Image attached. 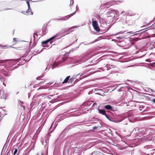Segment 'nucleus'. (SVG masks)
<instances>
[{
    "label": "nucleus",
    "instance_id": "obj_7",
    "mask_svg": "<svg viewBox=\"0 0 155 155\" xmlns=\"http://www.w3.org/2000/svg\"><path fill=\"white\" fill-rule=\"evenodd\" d=\"M76 13V12H74L72 14L64 16L60 18H57L55 19L56 20L58 21V20H62L64 21H66L68 20V19H69L73 15H74Z\"/></svg>",
    "mask_w": 155,
    "mask_h": 155
},
{
    "label": "nucleus",
    "instance_id": "obj_56",
    "mask_svg": "<svg viewBox=\"0 0 155 155\" xmlns=\"http://www.w3.org/2000/svg\"><path fill=\"white\" fill-rule=\"evenodd\" d=\"M96 104L95 103H94L93 104V106H94V105Z\"/></svg>",
    "mask_w": 155,
    "mask_h": 155
},
{
    "label": "nucleus",
    "instance_id": "obj_10",
    "mask_svg": "<svg viewBox=\"0 0 155 155\" xmlns=\"http://www.w3.org/2000/svg\"><path fill=\"white\" fill-rule=\"evenodd\" d=\"M39 96H41V97L40 100L41 101L44 99L45 98H47V99H50V97L48 95H47V94H43L39 95Z\"/></svg>",
    "mask_w": 155,
    "mask_h": 155
},
{
    "label": "nucleus",
    "instance_id": "obj_51",
    "mask_svg": "<svg viewBox=\"0 0 155 155\" xmlns=\"http://www.w3.org/2000/svg\"><path fill=\"white\" fill-rule=\"evenodd\" d=\"M115 84V85H117V86L118 85H120V84Z\"/></svg>",
    "mask_w": 155,
    "mask_h": 155
},
{
    "label": "nucleus",
    "instance_id": "obj_6",
    "mask_svg": "<svg viewBox=\"0 0 155 155\" xmlns=\"http://www.w3.org/2000/svg\"><path fill=\"white\" fill-rule=\"evenodd\" d=\"M70 29H69L67 30H66V31H65V29H62V30H61V31H60L58 34L60 32H61V34H59L58 36L59 35H61L60 36L58 37V39H59V38H61V37H63L65 35L67 34H68L70 33Z\"/></svg>",
    "mask_w": 155,
    "mask_h": 155
},
{
    "label": "nucleus",
    "instance_id": "obj_61",
    "mask_svg": "<svg viewBox=\"0 0 155 155\" xmlns=\"http://www.w3.org/2000/svg\"><path fill=\"white\" fill-rule=\"evenodd\" d=\"M25 63V62H24L23 63V64H24Z\"/></svg>",
    "mask_w": 155,
    "mask_h": 155
},
{
    "label": "nucleus",
    "instance_id": "obj_62",
    "mask_svg": "<svg viewBox=\"0 0 155 155\" xmlns=\"http://www.w3.org/2000/svg\"><path fill=\"white\" fill-rule=\"evenodd\" d=\"M47 68H46L45 71H46V70H47Z\"/></svg>",
    "mask_w": 155,
    "mask_h": 155
},
{
    "label": "nucleus",
    "instance_id": "obj_14",
    "mask_svg": "<svg viewBox=\"0 0 155 155\" xmlns=\"http://www.w3.org/2000/svg\"><path fill=\"white\" fill-rule=\"evenodd\" d=\"M139 130V134H140L143 135L144 134L145 131L142 128H140L137 129Z\"/></svg>",
    "mask_w": 155,
    "mask_h": 155
},
{
    "label": "nucleus",
    "instance_id": "obj_64",
    "mask_svg": "<svg viewBox=\"0 0 155 155\" xmlns=\"http://www.w3.org/2000/svg\"><path fill=\"white\" fill-rule=\"evenodd\" d=\"M115 2H116V1H114V3H116Z\"/></svg>",
    "mask_w": 155,
    "mask_h": 155
},
{
    "label": "nucleus",
    "instance_id": "obj_63",
    "mask_svg": "<svg viewBox=\"0 0 155 155\" xmlns=\"http://www.w3.org/2000/svg\"><path fill=\"white\" fill-rule=\"evenodd\" d=\"M48 84V85H50L51 84H49V83H48V84Z\"/></svg>",
    "mask_w": 155,
    "mask_h": 155
},
{
    "label": "nucleus",
    "instance_id": "obj_2",
    "mask_svg": "<svg viewBox=\"0 0 155 155\" xmlns=\"http://www.w3.org/2000/svg\"><path fill=\"white\" fill-rule=\"evenodd\" d=\"M61 32H60L58 34H57V35H55L54 36H53L52 37L50 38L49 39L46 41H42L41 43L42 44V45L43 46V47H50V48L51 47V45L52 43V42L51 41L53 39L57 37H58V35L59 34H61Z\"/></svg>",
    "mask_w": 155,
    "mask_h": 155
},
{
    "label": "nucleus",
    "instance_id": "obj_33",
    "mask_svg": "<svg viewBox=\"0 0 155 155\" xmlns=\"http://www.w3.org/2000/svg\"><path fill=\"white\" fill-rule=\"evenodd\" d=\"M19 104L21 106H23L22 105H21L22 103H23V102H22L21 101H20L19 102H18Z\"/></svg>",
    "mask_w": 155,
    "mask_h": 155
},
{
    "label": "nucleus",
    "instance_id": "obj_57",
    "mask_svg": "<svg viewBox=\"0 0 155 155\" xmlns=\"http://www.w3.org/2000/svg\"><path fill=\"white\" fill-rule=\"evenodd\" d=\"M124 11H122V12L121 13V14H122L123 13H124Z\"/></svg>",
    "mask_w": 155,
    "mask_h": 155
},
{
    "label": "nucleus",
    "instance_id": "obj_50",
    "mask_svg": "<svg viewBox=\"0 0 155 155\" xmlns=\"http://www.w3.org/2000/svg\"><path fill=\"white\" fill-rule=\"evenodd\" d=\"M42 88H41V87H40L39 88H38L37 90H39V89H41Z\"/></svg>",
    "mask_w": 155,
    "mask_h": 155
},
{
    "label": "nucleus",
    "instance_id": "obj_47",
    "mask_svg": "<svg viewBox=\"0 0 155 155\" xmlns=\"http://www.w3.org/2000/svg\"><path fill=\"white\" fill-rule=\"evenodd\" d=\"M152 101L155 103V98L152 100Z\"/></svg>",
    "mask_w": 155,
    "mask_h": 155
},
{
    "label": "nucleus",
    "instance_id": "obj_16",
    "mask_svg": "<svg viewBox=\"0 0 155 155\" xmlns=\"http://www.w3.org/2000/svg\"><path fill=\"white\" fill-rule=\"evenodd\" d=\"M59 63H57L55 61H54L53 64L52 65L51 68L53 69H54L56 66H57Z\"/></svg>",
    "mask_w": 155,
    "mask_h": 155
},
{
    "label": "nucleus",
    "instance_id": "obj_28",
    "mask_svg": "<svg viewBox=\"0 0 155 155\" xmlns=\"http://www.w3.org/2000/svg\"><path fill=\"white\" fill-rule=\"evenodd\" d=\"M17 151H18L17 149L15 148V150L14 152V155H15L17 153Z\"/></svg>",
    "mask_w": 155,
    "mask_h": 155
},
{
    "label": "nucleus",
    "instance_id": "obj_1",
    "mask_svg": "<svg viewBox=\"0 0 155 155\" xmlns=\"http://www.w3.org/2000/svg\"><path fill=\"white\" fill-rule=\"evenodd\" d=\"M19 61V59L0 60V66H3L7 71H12L15 68L12 67L13 65L17 64Z\"/></svg>",
    "mask_w": 155,
    "mask_h": 155
},
{
    "label": "nucleus",
    "instance_id": "obj_53",
    "mask_svg": "<svg viewBox=\"0 0 155 155\" xmlns=\"http://www.w3.org/2000/svg\"><path fill=\"white\" fill-rule=\"evenodd\" d=\"M126 14H127V15H128V12H126Z\"/></svg>",
    "mask_w": 155,
    "mask_h": 155
},
{
    "label": "nucleus",
    "instance_id": "obj_5",
    "mask_svg": "<svg viewBox=\"0 0 155 155\" xmlns=\"http://www.w3.org/2000/svg\"><path fill=\"white\" fill-rule=\"evenodd\" d=\"M41 96H39V95H35L33 97L32 103H34L33 105L38 104L41 102L40 100Z\"/></svg>",
    "mask_w": 155,
    "mask_h": 155
},
{
    "label": "nucleus",
    "instance_id": "obj_24",
    "mask_svg": "<svg viewBox=\"0 0 155 155\" xmlns=\"http://www.w3.org/2000/svg\"><path fill=\"white\" fill-rule=\"evenodd\" d=\"M7 46L6 45H1L0 44V47H1V48H5L7 47Z\"/></svg>",
    "mask_w": 155,
    "mask_h": 155
},
{
    "label": "nucleus",
    "instance_id": "obj_9",
    "mask_svg": "<svg viewBox=\"0 0 155 155\" xmlns=\"http://www.w3.org/2000/svg\"><path fill=\"white\" fill-rule=\"evenodd\" d=\"M114 19V18L107 16V18L106 22V24H109L110 23H112Z\"/></svg>",
    "mask_w": 155,
    "mask_h": 155
},
{
    "label": "nucleus",
    "instance_id": "obj_49",
    "mask_svg": "<svg viewBox=\"0 0 155 155\" xmlns=\"http://www.w3.org/2000/svg\"><path fill=\"white\" fill-rule=\"evenodd\" d=\"M143 30H144V29H141V30H139V31H136L135 32H139V31H142Z\"/></svg>",
    "mask_w": 155,
    "mask_h": 155
},
{
    "label": "nucleus",
    "instance_id": "obj_29",
    "mask_svg": "<svg viewBox=\"0 0 155 155\" xmlns=\"http://www.w3.org/2000/svg\"><path fill=\"white\" fill-rule=\"evenodd\" d=\"M155 64V62H153L152 63H150V65L151 66H154V65Z\"/></svg>",
    "mask_w": 155,
    "mask_h": 155
},
{
    "label": "nucleus",
    "instance_id": "obj_12",
    "mask_svg": "<svg viewBox=\"0 0 155 155\" xmlns=\"http://www.w3.org/2000/svg\"><path fill=\"white\" fill-rule=\"evenodd\" d=\"M22 13L24 14H25V13H26L29 15H32L33 14L32 12L31 9L30 8H28V9L26 11V12H24V13H23V12H22Z\"/></svg>",
    "mask_w": 155,
    "mask_h": 155
},
{
    "label": "nucleus",
    "instance_id": "obj_23",
    "mask_svg": "<svg viewBox=\"0 0 155 155\" xmlns=\"http://www.w3.org/2000/svg\"><path fill=\"white\" fill-rule=\"evenodd\" d=\"M38 35L35 32L33 34V37H34V40H35L36 38V37Z\"/></svg>",
    "mask_w": 155,
    "mask_h": 155
},
{
    "label": "nucleus",
    "instance_id": "obj_19",
    "mask_svg": "<svg viewBox=\"0 0 155 155\" xmlns=\"http://www.w3.org/2000/svg\"><path fill=\"white\" fill-rule=\"evenodd\" d=\"M104 107L107 110H112V107L109 105H107L106 106H105Z\"/></svg>",
    "mask_w": 155,
    "mask_h": 155
},
{
    "label": "nucleus",
    "instance_id": "obj_4",
    "mask_svg": "<svg viewBox=\"0 0 155 155\" xmlns=\"http://www.w3.org/2000/svg\"><path fill=\"white\" fill-rule=\"evenodd\" d=\"M118 12V11L116 10L109 9L108 11L106 13V15L108 17L114 18L115 14L117 15V13Z\"/></svg>",
    "mask_w": 155,
    "mask_h": 155
},
{
    "label": "nucleus",
    "instance_id": "obj_43",
    "mask_svg": "<svg viewBox=\"0 0 155 155\" xmlns=\"http://www.w3.org/2000/svg\"><path fill=\"white\" fill-rule=\"evenodd\" d=\"M16 41V38H14L13 39V41Z\"/></svg>",
    "mask_w": 155,
    "mask_h": 155
},
{
    "label": "nucleus",
    "instance_id": "obj_34",
    "mask_svg": "<svg viewBox=\"0 0 155 155\" xmlns=\"http://www.w3.org/2000/svg\"><path fill=\"white\" fill-rule=\"evenodd\" d=\"M153 139H150V138H147V139H146L145 141H151Z\"/></svg>",
    "mask_w": 155,
    "mask_h": 155
},
{
    "label": "nucleus",
    "instance_id": "obj_39",
    "mask_svg": "<svg viewBox=\"0 0 155 155\" xmlns=\"http://www.w3.org/2000/svg\"><path fill=\"white\" fill-rule=\"evenodd\" d=\"M141 39L140 38H137L135 39V40L136 41H138V40H140Z\"/></svg>",
    "mask_w": 155,
    "mask_h": 155
},
{
    "label": "nucleus",
    "instance_id": "obj_17",
    "mask_svg": "<svg viewBox=\"0 0 155 155\" xmlns=\"http://www.w3.org/2000/svg\"><path fill=\"white\" fill-rule=\"evenodd\" d=\"M106 68V69L107 70H109L111 67L112 68H114L115 66L113 65H107L105 66Z\"/></svg>",
    "mask_w": 155,
    "mask_h": 155
},
{
    "label": "nucleus",
    "instance_id": "obj_40",
    "mask_svg": "<svg viewBox=\"0 0 155 155\" xmlns=\"http://www.w3.org/2000/svg\"><path fill=\"white\" fill-rule=\"evenodd\" d=\"M146 61H147V62H150V61H150V59H146Z\"/></svg>",
    "mask_w": 155,
    "mask_h": 155
},
{
    "label": "nucleus",
    "instance_id": "obj_20",
    "mask_svg": "<svg viewBox=\"0 0 155 155\" xmlns=\"http://www.w3.org/2000/svg\"><path fill=\"white\" fill-rule=\"evenodd\" d=\"M70 77V76H67L64 80V81L62 82V84H64L67 83L69 80Z\"/></svg>",
    "mask_w": 155,
    "mask_h": 155
},
{
    "label": "nucleus",
    "instance_id": "obj_36",
    "mask_svg": "<svg viewBox=\"0 0 155 155\" xmlns=\"http://www.w3.org/2000/svg\"><path fill=\"white\" fill-rule=\"evenodd\" d=\"M152 26H153L152 28L153 29H155V22L152 25Z\"/></svg>",
    "mask_w": 155,
    "mask_h": 155
},
{
    "label": "nucleus",
    "instance_id": "obj_60",
    "mask_svg": "<svg viewBox=\"0 0 155 155\" xmlns=\"http://www.w3.org/2000/svg\"><path fill=\"white\" fill-rule=\"evenodd\" d=\"M111 2H108V3H107V4H108V3H109V4H111Z\"/></svg>",
    "mask_w": 155,
    "mask_h": 155
},
{
    "label": "nucleus",
    "instance_id": "obj_15",
    "mask_svg": "<svg viewBox=\"0 0 155 155\" xmlns=\"http://www.w3.org/2000/svg\"><path fill=\"white\" fill-rule=\"evenodd\" d=\"M99 120L98 119L94 118H93L91 120V121H92L91 123H96Z\"/></svg>",
    "mask_w": 155,
    "mask_h": 155
},
{
    "label": "nucleus",
    "instance_id": "obj_58",
    "mask_svg": "<svg viewBox=\"0 0 155 155\" xmlns=\"http://www.w3.org/2000/svg\"><path fill=\"white\" fill-rule=\"evenodd\" d=\"M88 103H90V102H87L86 103V104H88Z\"/></svg>",
    "mask_w": 155,
    "mask_h": 155
},
{
    "label": "nucleus",
    "instance_id": "obj_22",
    "mask_svg": "<svg viewBox=\"0 0 155 155\" xmlns=\"http://www.w3.org/2000/svg\"><path fill=\"white\" fill-rule=\"evenodd\" d=\"M104 115L110 121H111V120L109 117V116L106 113V114H104Z\"/></svg>",
    "mask_w": 155,
    "mask_h": 155
},
{
    "label": "nucleus",
    "instance_id": "obj_30",
    "mask_svg": "<svg viewBox=\"0 0 155 155\" xmlns=\"http://www.w3.org/2000/svg\"><path fill=\"white\" fill-rule=\"evenodd\" d=\"M48 140H49V139H48V137H47L45 140V143H48Z\"/></svg>",
    "mask_w": 155,
    "mask_h": 155
},
{
    "label": "nucleus",
    "instance_id": "obj_11",
    "mask_svg": "<svg viewBox=\"0 0 155 155\" xmlns=\"http://www.w3.org/2000/svg\"><path fill=\"white\" fill-rule=\"evenodd\" d=\"M98 19L99 21L100 24H103L105 23H106V21H105L104 19L101 17L98 16Z\"/></svg>",
    "mask_w": 155,
    "mask_h": 155
},
{
    "label": "nucleus",
    "instance_id": "obj_8",
    "mask_svg": "<svg viewBox=\"0 0 155 155\" xmlns=\"http://www.w3.org/2000/svg\"><path fill=\"white\" fill-rule=\"evenodd\" d=\"M0 95L1 96V98L4 99H6L7 97V93L5 92L4 90L2 89L0 91Z\"/></svg>",
    "mask_w": 155,
    "mask_h": 155
},
{
    "label": "nucleus",
    "instance_id": "obj_42",
    "mask_svg": "<svg viewBox=\"0 0 155 155\" xmlns=\"http://www.w3.org/2000/svg\"><path fill=\"white\" fill-rule=\"evenodd\" d=\"M10 153L9 152H8L7 153L6 155H10Z\"/></svg>",
    "mask_w": 155,
    "mask_h": 155
},
{
    "label": "nucleus",
    "instance_id": "obj_27",
    "mask_svg": "<svg viewBox=\"0 0 155 155\" xmlns=\"http://www.w3.org/2000/svg\"><path fill=\"white\" fill-rule=\"evenodd\" d=\"M0 80L2 82H4L5 81L4 78L2 77L0 78Z\"/></svg>",
    "mask_w": 155,
    "mask_h": 155
},
{
    "label": "nucleus",
    "instance_id": "obj_38",
    "mask_svg": "<svg viewBox=\"0 0 155 155\" xmlns=\"http://www.w3.org/2000/svg\"><path fill=\"white\" fill-rule=\"evenodd\" d=\"M78 9H79V8L78 7V5H77L76 7V10L75 11V12H76L78 10Z\"/></svg>",
    "mask_w": 155,
    "mask_h": 155
},
{
    "label": "nucleus",
    "instance_id": "obj_44",
    "mask_svg": "<svg viewBox=\"0 0 155 155\" xmlns=\"http://www.w3.org/2000/svg\"><path fill=\"white\" fill-rule=\"evenodd\" d=\"M44 76V74H42V75H41V76H40L39 77H40V78H43Z\"/></svg>",
    "mask_w": 155,
    "mask_h": 155
},
{
    "label": "nucleus",
    "instance_id": "obj_41",
    "mask_svg": "<svg viewBox=\"0 0 155 155\" xmlns=\"http://www.w3.org/2000/svg\"><path fill=\"white\" fill-rule=\"evenodd\" d=\"M97 128V127H96V126L94 127H93V130H95V129H96Z\"/></svg>",
    "mask_w": 155,
    "mask_h": 155
},
{
    "label": "nucleus",
    "instance_id": "obj_32",
    "mask_svg": "<svg viewBox=\"0 0 155 155\" xmlns=\"http://www.w3.org/2000/svg\"><path fill=\"white\" fill-rule=\"evenodd\" d=\"M74 3V0H71V3L70 4V5H71L73 4Z\"/></svg>",
    "mask_w": 155,
    "mask_h": 155
},
{
    "label": "nucleus",
    "instance_id": "obj_18",
    "mask_svg": "<svg viewBox=\"0 0 155 155\" xmlns=\"http://www.w3.org/2000/svg\"><path fill=\"white\" fill-rule=\"evenodd\" d=\"M92 20V25L93 27L98 25L97 22V21H93V19Z\"/></svg>",
    "mask_w": 155,
    "mask_h": 155
},
{
    "label": "nucleus",
    "instance_id": "obj_35",
    "mask_svg": "<svg viewBox=\"0 0 155 155\" xmlns=\"http://www.w3.org/2000/svg\"><path fill=\"white\" fill-rule=\"evenodd\" d=\"M97 41V39H96L93 42H91V43H88V44H87V45H89V44H91L93 43H94L95 42Z\"/></svg>",
    "mask_w": 155,
    "mask_h": 155
},
{
    "label": "nucleus",
    "instance_id": "obj_25",
    "mask_svg": "<svg viewBox=\"0 0 155 155\" xmlns=\"http://www.w3.org/2000/svg\"><path fill=\"white\" fill-rule=\"evenodd\" d=\"M79 27V26H73V27H71L69 28V29L71 30V29H74V28H77L78 27Z\"/></svg>",
    "mask_w": 155,
    "mask_h": 155
},
{
    "label": "nucleus",
    "instance_id": "obj_45",
    "mask_svg": "<svg viewBox=\"0 0 155 155\" xmlns=\"http://www.w3.org/2000/svg\"><path fill=\"white\" fill-rule=\"evenodd\" d=\"M45 80H44V81H41V82H40L39 83V84H42V83H44L45 81Z\"/></svg>",
    "mask_w": 155,
    "mask_h": 155
},
{
    "label": "nucleus",
    "instance_id": "obj_59",
    "mask_svg": "<svg viewBox=\"0 0 155 155\" xmlns=\"http://www.w3.org/2000/svg\"><path fill=\"white\" fill-rule=\"evenodd\" d=\"M131 32H130V33H131V34H134V32H133V33H131Z\"/></svg>",
    "mask_w": 155,
    "mask_h": 155
},
{
    "label": "nucleus",
    "instance_id": "obj_37",
    "mask_svg": "<svg viewBox=\"0 0 155 155\" xmlns=\"http://www.w3.org/2000/svg\"><path fill=\"white\" fill-rule=\"evenodd\" d=\"M136 131V129H134L133 130L132 133H135V132Z\"/></svg>",
    "mask_w": 155,
    "mask_h": 155
},
{
    "label": "nucleus",
    "instance_id": "obj_46",
    "mask_svg": "<svg viewBox=\"0 0 155 155\" xmlns=\"http://www.w3.org/2000/svg\"><path fill=\"white\" fill-rule=\"evenodd\" d=\"M36 79L38 80H39L41 79V78H40V77H39L37 78Z\"/></svg>",
    "mask_w": 155,
    "mask_h": 155
},
{
    "label": "nucleus",
    "instance_id": "obj_48",
    "mask_svg": "<svg viewBox=\"0 0 155 155\" xmlns=\"http://www.w3.org/2000/svg\"><path fill=\"white\" fill-rule=\"evenodd\" d=\"M141 34V33H138V34H136L135 35H140Z\"/></svg>",
    "mask_w": 155,
    "mask_h": 155
},
{
    "label": "nucleus",
    "instance_id": "obj_52",
    "mask_svg": "<svg viewBox=\"0 0 155 155\" xmlns=\"http://www.w3.org/2000/svg\"><path fill=\"white\" fill-rule=\"evenodd\" d=\"M3 85H4L5 86H6V85H5V84L4 83V82H3Z\"/></svg>",
    "mask_w": 155,
    "mask_h": 155
},
{
    "label": "nucleus",
    "instance_id": "obj_13",
    "mask_svg": "<svg viewBox=\"0 0 155 155\" xmlns=\"http://www.w3.org/2000/svg\"><path fill=\"white\" fill-rule=\"evenodd\" d=\"M97 109L100 114H101L103 115H104V114H106V112L104 110L101 109L99 108H97Z\"/></svg>",
    "mask_w": 155,
    "mask_h": 155
},
{
    "label": "nucleus",
    "instance_id": "obj_31",
    "mask_svg": "<svg viewBox=\"0 0 155 155\" xmlns=\"http://www.w3.org/2000/svg\"><path fill=\"white\" fill-rule=\"evenodd\" d=\"M26 3L27 4V5H28V8H30V4L29 3V2L28 1H27Z\"/></svg>",
    "mask_w": 155,
    "mask_h": 155
},
{
    "label": "nucleus",
    "instance_id": "obj_55",
    "mask_svg": "<svg viewBox=\"0 0 155 155\" xmlns=\"http://www.w3.org/2000/svg\"><path fill=\"white\" fill-rule=\"evenodd\" d=\"M44 31H45V30H43L42 31V32L43 33H44Z\"/></svg>",
    "mask_w": 155,
    "mask_h": 155
},
{
    "label": "nucleus",
    "instance_id": "obj_54",
    "mask_svg": "<svg viewBox=\"0 0 155 155\" xmlns=\"http://www.w3.org/2000/svg\"><path fill=\"white\" fill-rule=\"evenodd\" d=\"M86 73V72H84L83 74H82L81 75V76L82 75H83L84 74H85Z\"/></svg>",
    "mask_w": 155,
    "mask_h": 155
},
{
    "label": "nucleus",
    "instance_id": "obj_26",
    "mask_svg": "<svg viewBox=\"0 0 155 155\" xmlns=\"http://www.w3.org/2000/svg\"><path fill=\"white\" fill-rule=\"evenodd\" d=\"M74 79L73 78H71L69 80V83H71L72 82L74 81Z\"/></svg>",
    "mask_w": 155,
    "mask_h": 155
},
{
    "label": "nucleus",
    "instance_id": "obj_21",
    "mask_svg": "<svg viewBox=\"0 0 155 155\" xmlns=\"http://www.w3.org/2000/svg\"><path fill=\"white\" fill-rule=\"evenodd\" d=\"M94 29L97 31L99 32L100 31V28L98 25L94 27Z\"/></svg>",
    "mask_w": 155,
    "mask_h": 155
},
{
    "label": "nucleus",
    "instance_id": "obj_3",
    "mask_svg": "<svg viewBox=\"0 0 155 155\" xmlns=\"http://www.w3.org/2000/svg\"><path fill=\"white\" fill-rule=\"evenodd\" d=\"M91 57V56L90 54H86L77 59L76 61V63L79 64L85 62Z\"/></svg>",
    "mask_w": 155,
    "mask_h": 155
}]
</instances>
